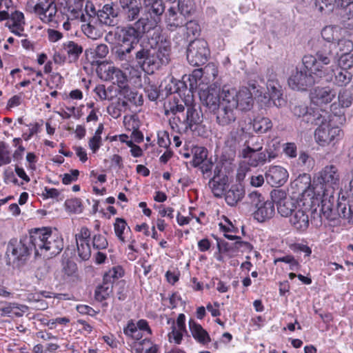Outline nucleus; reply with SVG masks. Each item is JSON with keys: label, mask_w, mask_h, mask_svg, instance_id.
I'll return each mask as SVG.
<instances>
[{"label": "nucleus", "mask_w": 353, "mask_h": 353, "mask_svg": "<svg viewBox=\"0 0 353 353\" xmlns=\"http://www.w3.org/2000/svg\"><path fill=\"white\" fill-rule=\"evenodd\" d=\"M208 151L202 147H196L194 149V155L192 159V165L194 167H199V164L202 163L207 159Z\"/></svg>", "instance_id": "nucleus-50"}, {"label": "nucleus", "mask_w": 353, "mask_h": 353, "mask_svg": "<svg viewBox=\"0 0 353 353\" xmlns=\"http://www.w3.org/2000/svg\"><path fill=\"white\" fill-rule=\"evenodd\" d=\"M178 9L185 17L190 16L195 11L193 0H179Z\"/></svg>", "instance_id": "nucleus-47"}, {"label": "nucleus", "mask_w": 353, "mask_h": 353, "mask_svg": "<svg viewBox=\"0 0 353 353\" xmlns=\"http://www.w3.org/2000/svg\"><path fill=\"white\" fill-rule=\"evenodd\" d=\"M263 139L259 136H255L248 133V137L245 139L243 145L245 146L241 151L243 158H247L249 153L259 152L263 148Z\"/></svg>", "instance_id": "nucleus-29"}, {"label": "nucleus", "mask_w": 353, "mask_h": 353, "mask_svg": "<svg viewBox=\"0 0 353 353\" xmlns=\"http://www.w3.org/2000/svg\"><path fill=\"white\" fill-rule=\"evenodd\" d=\"M334 75V83L339 86H344L348 84L352 79V74L347 70L334 68L333 76Z\"/></svg>", "instance_id": "nucleus-41"}, {"label": "nucleus", "mask_w": 353, "mask_h": 353, "mask_svg": "<svg viewBox=\"0 0 353 353\" xmlns=\"http://www.w3.org/2000/svg\"><path fill=\"white\" fill-rule=\"evenodd\" d=\"M256 152L249 153V156L248 157L249 159V164L252 167H256L259 165H263L265 163V162L268 159V157L266 153Z\"/></svg>", "instance_id": "nucleus-48"}, {"label": "nucleus", "mask_w": 353, "mask_h": 353, "mask_svg": "<svg viewBox=\"0 0 353 353\" xmlns=\"http://www.w3.org/2000/svg\"><path fill=\"white\" fill-rule=\"evenodd\" d=\"M244 196V190L238 185H232L225 193V201L231 206L235 205Z\"/></svg>", "instance_id": "nucleus-34"}, {"label": "nucleus", "mask_w": 353, "mask_h": 353, "mask_svg": "<svg viewBox=\"0 0 353 353\" xmlns=\"http://www.w3.org/2000/svg\"><path fill=\"white\" fill-rule=\"evenodd\" d=\"M253 130L259 134L267 132L272 128L271 120L267 117L258 116L252 121Z\"/></svg>", "instance_id": "nucleus-35"}, {"label": "nucleus", "mask_w": 353, "mask_h": 353, "mask_svg": "<svg viewBox=\"0 0 353 353\" xmlns=\"http://www.w3.org/2000/svg\"><path fill=\"white\" fill-rule=\"evenodd\" d=\"M189 329L192 337L200 344L208 345L211 339L208 332L193 319L189 321Z\"/></svg>", "instance_id": "nucleus-28"}, {"label": "nucleus", "mask_w": 353, "mask_h": 353, "mask_svg": "<svg viewBox=\"0 0 353 353\" xmlns=\"http://www.w3.org/2000/svg\"><path fill=\"white\" fill-rule=\"evenodd\" d=\"M108 241L103 235L95 234L92 237V246L96 250H103L108 247Z\"/></svg>", "instance_id": "nucleus-57"}, {"label": "nucleus", "mask_w": 353, "mask_h": 353, "mask_svg": "<svg viewBox=\"0 0 353 353\" xmlns=\"http://www.w3.org/2000/svg\"><path fill=\"white\" fill-rule=\"evenodd\" d=\"M340 28L337 26H329L325 27L321 31V36L327 43H334V41L339 40Z\"/></svg>", "instance_id": "nucleus-43"}, {"label": "nucleus", "mask_w": 353, "mask_h": 353, "mask_svg": "<svg viewBox=\"0 0 353 353\" xmlns=\"http://www.w3.org/2000/svg\"><path fill=\"white\" fill-rule=\"evenodd\" d=\"M79 171L78 170H71L70 173H65L62 176V183L65 185H69L78 179Z\"/></svg>", "instance_id": "nucleus-59"}, {"label": "nucleus", "mask_w": 353, "mask_h": 353, "mask_svg": "<svg viewBox=\"0 0 353 353\" xmlns=\"http://www.w3.org/2000/svg\"><path fill=\"white\" fill-rule=\"evenodd\" d=\"M11 162L12 154L9 145L4 141H0V167Z\"/></svg>", "instance_id": "nucleus-44"}, {"label": "nucleus", "mask_w": 353, "mask_h": 353, "mask_svg": "<svg viewBox=\"0 0 353 353\" xmlns=\"http://www.w3.org/2000/svg\"><path fill=\"white\" fill-rule=\"evenodd\" d=\"M76 243L79 257L83 261L88 260L91 256V248L89 241Z\"/></svg>", "instance_id": "nucleus-51"}, {"label": "nucleus", "mask_w": 353, "mask_h": 353, "mask_svg": "<svg viewBox=\"0 0 353 353\" xmlns=\"http://www.w3.org/2000/svg\"><path fill=\"white\" fill-rule=\"evenodd\" d=\"M305 105L301 104L295 105L292 111L294 116L303 117L306 122L313 123L316 121L315 119H316L319 114L321 113V110L318 112H314V111L312 112Z\"/></svg>", "instance_id": "nucleus-32"}, {"label": "nucleus", "mask_w": 353, "mask_h": 353, "mask_svg": "<svg viewBox=\"0 0 353 353\" xmlns=\"http://www.w3.org/2000/svg\"><path fill=\"white\" fill-rule=\"evenodd\" d=\"M118 11L112 4H105L97 12V21L101 24L114 26L117 24Z\"/></svg>", "instance_id": "nucleus-24"}, {"label": "nucleus", "mask_w": 353, "mask_h": 353, "mask_svg": "<svg viewBox=\"0 0 353 353\" xmlns=\"http://www.w3.org/2000/svg\"><path fill=\"white\" fill-rule=\"evenodd\" d=\"M25 23L23 13L21 11L15 10L10 13L8 21L6 23V26L12 33L21 37L24 31Z\"/></svg>", "instance_id": "nucleus-23"}, {"label": "nucleus", "mask_w": 353, "mask_h": 353, "mask_svg": "<svg viewBox=\"0 0 353 353\" xmlns=\"http://www.w3.org/2000/svg\"><path fill=\"white\" fill-rule=\"evenodd\" d=\"M129 109L127 101L119 99L116 103H111L107 108L108 113L114 119L119 118L122 112Z\"/></svg>", "instance_id": "nucleus-39"}, {"label": "nucleus", "mask_w": 353, "mask_h": 353, "mask_svg": "<svg viewBox=\"0 0 353 353\" xmlns=\"http://www.w3.org/2000/svg\"><path fill=\"white\" fill-rule=\"evenodd\" d=\"M157 26L155 24L152 25L148 18L140 17L133 25L122 28L119 34V40L122 44L117 51L119 59H125L127 55L137 45L143 34L154 29Z\"/></svg>", "instance_id": "nucleus-6"}, {"label": "nucleus", "mask_w": 353, "mask_h": 353, "mask_svg": "<svg viewBox=\"0 0 353 353\" xmlns=\"http://www.w3.org/2000/svg\"><path fill=\"white\" fill-rule=\"evenodd\" d=\"M274 201H263L261 204L256 203V210L254 213V217L259 222H264L273 217L275 213Z\"/></svg>", "instance_id": "nucleus-25"}, {"label": "nucleus", "mask_w": 353, "mask_h": 353, "mask_svg": "<svg viewBox=\"0 0 353 353\" xmlns=\"http://www.w3.org/2000/svg\"><path fill=\"white\" fill-rule=\"evenodd\" d=\"M185 24L186 26L188 34H192L194 36L199 33L200 30V27L199 23L196 21L190 20L187 22L185 21Z\"/></svg>", "instance_id": "nucleus-64"}, {"label": "nucleus", "mask_w": 353, "mask_h": 353, "mask_svg": "<svg viewBox=\"0 0 353 353\" xmlns=\"http://www.w3.org/2000/svg\"><path fill=\"white\" fill-rule=\"evenodd\" d=\"M337 4L343 7V14L347 19L353 18V0H335Z\"/></svg>", "instance_id": "nucleus-56"}, {"label": "nucleus", "mask_w": 353, "mask_h": 353, "mask_svg": "<svg viewBox=\"0 0 353 353\" xmlns=\"http://www.w3.org/2000/svg\"><path fill=\"white\" fill-rule=\"evenodd\" d=\"M170 42L164 36L155 37V43L150 47H141L136 52L135 58L142 69L148 73H153L170 61Z\"/></svg>", "instance_id": "nucleus-4"}, {"label": "nucleus", "mask_w": 353, "mask_h": 353, "mask_svg": "<svg viewBox=\"0 0 353 353\" xmlns=\"http://www.w3.org/2000/svg\"><path fill=\"white\" fill-rule=\"evenodd\" d=\"M309 208L306 203L305 205L299 206L290 217L291 225L299 232L305 231L309 227Z\"/></svg>", "instance_id": "nucleus-16"}, {"label": "nucleus", "mask_w": 353, "mask_h": 353, "mask_svg": "<svg viewBox=\"0 0 353 353\" xmlns=\"http://www.w3.org/2000/svg\"><path fill=\"white\" fill-rule=\"evenodd\" d=\"M337 46L341 54L350 53L353 49V43L350 40L339 39Z\"/></svg>", "instance_id": "nucleus-58"}, {"label": "nucleus", "mask_w": 353, "mask_h": 353, "mask_svg": "<svg viewBox=\"0 0 353 353\" xmlns=\"http://www.w3.org/2000/svg\"><path fill=\"white\" fill-rule=\"evenodd\" d=\"M114 230L116 236L122 243L128 241L125 234L130 233V228L127 226V223L123 219L117 218L114 223Z\"/></svg>", "instance_id": "nucleus-38"}, {"label": "nucleus", "mask_w": 353, "mask_h": 353, "mask_svg": "<svg viewBox=\"0 0 353 353\" xmlns=\"http://www.w3.org/2000/svg\"><path fill=\"white\" fill-rule=\"evenodd\" d=\"M112 291V284L108 281H103V283L97 288L95 292V296L98 301L106 299Z\"/></svg>", "instance_id": "nucleus-46"}, {"label": "nucleus", "mask_w": 353, "mask_h": 353, "mask_svg": "<svg viewBox=\"0 0 353 353\" xmlns=\"http://www.w3.org/2000/svg\"><path fill=\"white\" fill-rule=\"evenodd\" d=\"M169 122L172 129L174 131L179 133L187 131V129H185V119L182 121L179 117L174 115L170 118Z\"/></svg>", "instance_id": "nucleus-53"}, {"label": "nucleus", "mask_w": 353, "mask_h": 353, "mask_svg": "<svg viewBox=\"0 0 353 353\" xmlns=\"http://www.w3.org/2000/svg\"><path fill=\"white\" fill-rule=\"evenodd\" d=\"M185 129L193 130V127L202 122L199 112L193 107H188L186 112Z\"/></svg>", "instance_id": "nucleus-36"}, {"label": "nucleus", "mask_w": 353, "mask_h": 353, "mask_svg": "<svg viewBox=\"0 0 353 353\" xmlns=\"http://www.w3.org/2000/svg\"><path fill=\"white\" fill-rule=\"evenodd\" d=\"M200 99L210 110H216V123L221 126L229 125L236 121L237 109L248 111L254 104L252 93L247 87L236 89L223 85L219 92L210 87L200 93Z\"/></svg>", "instance_id": "nucleus-2"}, {"label": "nucleus", "mask_w": 353, "mask_h": 353, "mask_svg": "<svg viewBox=\"0 0 353 353\" xmlns=\"http://www.w3.org/2000/svg\"><path fill=\"white\" fill-rule=\"evenodd\" d=\"M307 74L305 71L296 69L292 72L288 79L289 86L296 90H305L307 87L311 86L315 83V76L307 70Z\"/></svg>", "instance_id": "nucleus-13"}, {"label": "nucleus", "mask_w": 353, "mask_h": 353, "mask_svg": "<svg viewBox=\"0 0 353 353\" xmlns=\"http://www.w3.org/2000/svg\"><path fill=\"white\" fill-rule=\"evenodd\" d=\"M83 24L81 25V30L88 38L97 39L101 36V32L99 28V24L97 18L81 19Z\"/></svg>", "instance_id": "nucleus-27"}, {"label": "nucleus", "mask_w": 353, "mask_h": 353, "mask_svg": "<svg viewBox=\"0 0 353 353\" xmlns=\"http://www.w3.org/2000/svg\"><path fill=\"white\" fill-rule=\"evenodd\" d=\"M334 190L323 186V191L319 194H315L313 197H310V201L307 202V206L310 208L321 207V211L323 216L329 219L331 216L334 208Z\"/></svg>", "instance_id": "nucleus-9"}, {"label": "nucleus", "mask_w": 353, "mask_h": 353, "mask_svg": "<svg viewBox=\"0 0 353 353\" xmlns=\"http://www.w3.org/2000/svg\"><path fill=\"white\" fill-rule=\"evenodd\" d=\"M185 334H187L185 316L184 314H179L176 322L173 321L172 323L171 331L168 334V341L179 345Z\"/></svg>", "instance_id": "nucleus-21"}, {"label": "nucleus", "mask_w": 353, "mask_h": 353, "mask_svg": "<svg viewBox=\"0 0 353 353\" xmlns=\"http://www.w3.org/2000/svg\"><path fill=\"white\" fill-rule=\"evenodd\" d=\"M335 43H325L318 50L315 55L307 54L303 57V63L305 69L313 73L317 78H325L327 81L332 79L334 65L328 67L331 63L332 49Z\"/></svg>", "instance_id": "nucleus-5"}, {"label": "nucleus", "mask_w": 353, "mask_h": 353, "mask_svg": "<svg viewBox=\"0 0 353 353\" xmlns=\"http://www.w3.org/2000/svg\"><path fill=\"white\" fill-rule=\"evenodd\" d=\"M339 214L341 216L348 219L349 222L353 223V205H349L348 208L345 206L339 205Z\"/></svg>", "instance_id": "nucleus-60"}, {"label": "nucleus", "mask_w": 353, "mask_h": 353, "mask_svg": "<svg viewBox=\"0 0 353 353\" xmlns=\"http://www.w3.org/2000/svg\"><path fill=\"white\" fill-rule=\"evenodd\" d=\"M120 94L123 96L127 101L137 106L141 105L143 103L142 94H139L137 91L130 89L129 85L121 90Z\"/></svg>", "instance_id": "nucleus-40"}, {"label": "nucleus", "mask_w": 353, "mask_h": 353, "mask_svg": "<svg viewBox=\"0 0 353 353\" xmlns=\"http://www.w3.org/2000/svg\"><path fill=\"white\" fill-rule=\"evenodd\" d=\"M272 199L276 203L278 212L282 216H290L298 207L301 206L300 203L281 190H274L271 192Z\"/></svg>", "instance_id": "nucleus-10"}, {"label": "nucleus", "mask_w": 353, "mask_h": 353, "mask_svg": "<svg viewBox=\"0 0 353 353\" xmlns=\"http://www.w3.org/2000/svg\"><path fill=\"white\" fill-rule=\"evenodd\" d=\"M283 152L290 158L297 156V147L294 143H287L283 146Z\"/></svg>", "instance_id": "nucleus-63"}, {"label": "nucleus", "mask_w": 353, "mask_h": 353, "mask_svg": "<svg viewBox=\"0 0 353 353\" xmlns=\"http://www.w3.org/2000/svg\"><path fill=\"white\" fill-rule=\"evenodd\" d=\"M336 92L330 86L315 87L310 92L311 101L317 105L328 104L335 98Z\"/></svg>", "instance_id": "nucleus-19"}, {"label": "nucleus", "mask_w": 353, "mask_h": 353, "mask_svg": "<svg viewBox=\"0 0 353 353\" xmlns=\"http://www.w3.org/2000/svg\"><path fill=\"white\" fill-rule=\"evenodd\" d=\"M90 231L87 227H82L79 233L76 234V242L90 241Z\"/></svg>", "instance_id": "nucleus-62"}, {"label": "nucleus", "mask_w": 353, "mask_h": 353, "mask_svg": "<svg viewBox=\"0 0 353 353\" xmlns=\"http://www.w3.org/2000/svg\"><path fill=\"white\" fill-rule=\"evenodd\" d=\"M121 12L125 21H137L139 18L142 6L139 0H119Z\"/></svg>", "instance_id": "nucleus-20"}, {"label": "nucleus", "mask_w": 353, "mask_h": 353, "mask_svg": "<svg viewBox=\"0 0 353 353\" xmlns=\"http://www.w3.org/2000/svg\"><path fill=\"white\" fill-rule=\"evenodd\" d=\"M267 90L268 92L263 94L265 102L267 103L272 101L274 105L281 106V101H283L281 98V86L276 79V75L273 72L270 74L268 79Z\"/></svg>", "instance_id": "nucleus-14"}, {"label": "nucleus", "mask_w": 353, "mask_h": 353, "mask_svg": "<svg viewBox=\"0 0 353 353\" xmlns=\"http://www.w3.org/2000/svg\"><path fill=\"white\" fill-rule=\"evenodd\" d=\"M144 14L142 18H148L152 24L158 26L161 21V16L165 11L162 0H143Z\"/></svg>", "instance_id": "nucleus-12"}, {"label": "nucleus", "mask_w": 353, "mask_h": 353, "mask_svg": "<svg viewBox=\"0 0 353 353\" xmlns=\"http://www.w3.org/2000/svg\"><path fill=\"white\" fill-rule=\"evenodd\" d=\"M63 46L70 63L77 61L83 52L82 46L72 41L64 43Z\"/></svg>", "instance_id": "nucleus-33"}, {"label": "nucleus", "mask_w": 353, "mask_h": 353, "mask_svg": "<svg viewBox=\"0 0 353 353\" xmlns=\"http://www.w3.org/2000/svg\"><path fill=\"white\" fill-rule=\"evenodd\" d=\"M291 188L294 190V193L301 196L303 201L302 205H305L310 201V197H313L315 194H319L323 191V185L316 184L315 181L311 185V178L308 174H300L292 182Z\"/></svg>", "instance_id": "nucleus-7"}, {"label": "nucleus", "mask_w": 353, "mask_h": 353, "mask_svg": "<svg viewBox=\"0 0 353 353\" xmlns=\"http://www.w3.org/2000/svg\"><path fill=\"white\" fill-rule=\"evenodd\" d=\"M41 17H43L41 21L43 23L50 24L53 27L56 26L58 24L59 18L57 6H51L48 12L46 14H42Z\"/></svg>", "instance_id": "nucleus-45"}, {"label": "nucleus", "mask_w": 353, "mask_h": 353, "mask_svg": "<svg viewBox=\"0 0 353 353\" xmlns=\"http://www.w3.org/2000/svg\"><path fill=\"white\" fill-rule=\"evenodd\" d=\"M63 249V239L57 230L50 228H34L30 230L28 237L10 240L6 247L7 263L13 265L23 264L32 250L37 256L50 258Z\"/></svg>", "instance_id": "nucleus-1"}, {"label": "nucleus", "mask_w": 353, "mask_h": 353, "mask_svg": "<svg viewBox=\"0 0 353 353\" xmlns=\"http://www.w3.org/2000/svg\"><path fill=\"white\" fill-rule=\"evenodd\" d=\"M214 176L209 181L208 185L216 197L222 196L228 184V176L221 172V168L216 165L214 170Z\"/></svg>", "instance_id": "nucleus-15"}, {"label": "nucleus", "mask_w": 353, "mask_h": 353, "mask_svg": "<svg viewBox=\"0 0 353 353\" xmlns=\"http://www.w3.org/2000/svg\"><path fill=\"white\" fill-rule=\"evenodd\" d=\"M339 181V174L338 169L334 165H327L321 172H319L316 184H321L325 188H332Z\"/></svg>", "instance_id": "nucleus-18"}, {"label": "nucleus", "mask_w": 353, "mask_h": 353, "mask_svg": "<svg viewBox=\"0 0 353 353\" xmlns=\"http://www.w3.org/2000/svg\"><path fill=\"white\" fill-rule=\"evenodd\" d=\"M339 102L343 108L350 107L353 101L352 92L348 90H342L339 94Z\"/></svg>", "instance_id": "nucleus-52"}, {"label": "nucleus", "mask_w": 353, "mask_h": 353, "mask_svg": "<svg viewBox=\"0 0 353 353\" xmlns=\"http://www.w3.org/2000/svg\"><path fill=\"white\" fill-rule=\"evenodd\" d=\"M248 137L243 124L240 122L237 127H234L225 139V147L232 153H235L243 145L245 139Z\"/></svg>", "instance_id": "nucleus-11"}, {"label": "nucleus", "mask_w": 353, "mask_h": 353, "mask_svg": "<svg viewBox=\"0 0 353 353\" xmlns=\"http://www.w3.org/2000/svg\"><path fill=\"white\" fill-rule=\"evenodd\" d=\"M124 271L123 268L119 266H114L107 272L103 276V281L113 283L114 281L123 276Z\"/></svg>", "instance_id": "nucleus-49"}, {"label": "nucleus", "mask_w": 353, "mask_h": 353, "mask_svg": "<svg viewBox=\"0 0 353 353\" xmlns=\"http://www.w3.org/2000/svg\"><path fill=\"white\" fill-rule=\"evenodd\" d=\"M210 55V50L206 41L196 39L192 41L187 50V59L193 66H199L205 64Z\"/></svg>", "instance_id": "nucleus-8"}, {"label": "nucleus", "mask_w": 353, "mask_h": 353, "mask_svg": "<svg viewBox=\"0 0 353 353\" xmlns=\"http://www.w3.org/2000/svg\"><path fill=\"white\" fill-rule=\"evenodd\" d=\"M185 17L178 13L174 7L169 8L165 14V22L170 30H174L185 23Z\"/></svg>", "instance_id": "nucleus-26"}, {"label": "nucleus", "mask_w": 353, "mask_h": 353, "mask_svg": "<svg viewBox=\"0 0 353 353\" xmlns=\"http://www.w3.org/2000/svg\"><path fill=\"white\" fill-rule=\"evenodd\" d=\"M84 2L85 0H73L72 3H69L68 6V19L84 18V13L83 12Z\"/></svg>", "instance_id": "nucleus-37"}, {"label": "nucleus", "mask_w": 353, "mask_h": 353, "mask_svg": "<svg viewBox=\"0 0 353 353\" xmlns=\"http://www.w3.org/2000/svg\"><path fill=\"white\" fill-rule=\"evenodd\" d=\"M109 50L107 45L101 43L93 49V54L96 58L103 59L105 58L108 54Z\"/></svg>", "instance_id": "nucleus-61"}, {"label": "nucleus", "mask_w": 353, "mask_h": 353, "mask_svg": "<svg viewBox=\"0 0 353 353\" xmlns=\"http://www.w3.org/2000/svg\"><path fill=\"white\" fill-rule=\"evenodd\" d=\"M105 81H110L119 88V92L128 85L127 76L120 69L111 65L104 66V74L101 77Z\"/></svg>", "instance_id": "nucleus-17"}, {"label": "nucleus", "mask_w": 353, "mask_h": 353, "mask_svg": "<svg viewBox=\"0 0 353 353\" xmlns=\"http://www.w3.org/2000/svg\"><path fill=\"white\" fill-rule=\"evenodd\" d=\"M353 65V55L350 53L341 54L338 60L339 68L347 70Z\"/></svg>", "instance_id": "nucleus-54"}, {"label": "nucleus", "mask_w": 353, "mask_h": 353, "mask_svg": "<svg viewBox=\"0 0 353 353\" xmlns=\"http://www.w3.org/2000/svg\"><path fill=\"white\" fill-rule=\"evenodd\" d=\"M279 148L280 143L278 141L272 140L270 143H268L265 150L268 157L269 161L277 157Z\"/></svg>", "instance_id": "nucleus-55"}, {"label": "nucleus", "mask_w": 353, "mask_h": 353, "mask_svg": "<svg viewBox=\"0 0 353 353\" xmlns=\"http://www.w3.org/2000/svg\"><path fill=\"white\" fill-rule=\"evenodd\" d=\"M28 307L22 304L17 303H5V304L0 308L1 316L9 317H21L28 310Z\"/></svg>", "instance_id": "nucleus-30"}, {"label": "nucleus", "mask_w": 353, "mask_h": 353, "mask_svg": "<svg viewBox=\"0 0 353 353\" xmlns=\"http://www.w3.org/2000/svg\"><path fill=\"white\" fill-rule=\"evenodd\" d=\"M135 353H157L158 346L154 345L150 340L143 339L141 341L135 342L133 345Z\"/></svg>", "instance_id": "nucleus-42"}, {"label": "nucleus", "mask_w": 353, "mask_h": 353, "mask_svg": "<svg viewBox=\"0 0 353 353\" xmlns=\"http://www.w3.org/2000/svg\"><path fill=\"white\" fill-rule=\"evenodd\" d=\"M336 109L334 103L330 106L331 113L321 110V113L315 119L314 123L319 126L314 131V140L322 148L335 145L343 137L341 126L346 119L343 111L341 109L335 111Z\"/></svg>", "instance_id": "nucleus-3"}, {"label": "nucleus", "mask_w": 353, "mask_h": 353, "mask_svg": "<svg viewBox=\"0 0 353 353\" xmlns=\"http://www.w3.org/2000/svg\"><path fill=\"white\" fill-rule=\"evenodd\" d=\"M51 6H57L52 0H39L33 5L31 1L27 3V10L30 13L34 14L41 21H42V14H46L48 12Z\"/></svg>", "instance_id": "nucleus-31"}, {"label": "nucleus", "mask_w": 353, "mask_h": 353, "mask_svg": "<svg viewBox=\"0 0 353 353\" xmlns=\"http://www.w3.org/2000/svg\"><path fill=\"white\" fill-rule=\"evenodd\" d=\"M288 172L281 166H271L265 174L267 182L272 186H281L288 179Z\"/></svg>", "instance_id": "nucleus-22"}]
</instances>
